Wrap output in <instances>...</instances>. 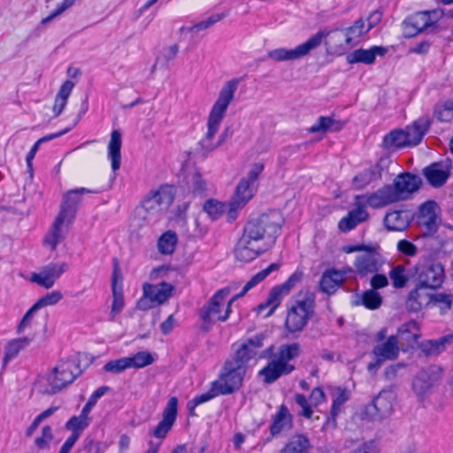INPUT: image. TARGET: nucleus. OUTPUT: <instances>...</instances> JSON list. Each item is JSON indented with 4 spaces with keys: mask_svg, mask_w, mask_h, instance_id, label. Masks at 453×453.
Wrapping results in <instances>:
<instances>
[{
    "mask_svg": "<svg viewBox=\"0 0 453 453\" xmlns=\"http://www.w3.org/2000/svg\"><path fill=\"white\" fill-rule=\"evenodd\" d=\"M283 223L278 211H270L248 221L235 246L236 259L249 263L265 252L275 243Z\"/></svg>",
    "mask_w": 453,
    "mask_h": 453,
    "instance_id": "1",
    "label": "nucleus"
},
{
    "mask_svg": "<svg viewBox=\"0 0 453 453\" xmlns=\"http://www.w3.org/2000/svg\"><path fill=\"white\" fill-rule=\"evenodd\" d=\"M265 339V334L262 333L246 339L235 350L234 355L225 362L219 378L214 380L223 392V395H230L241 388L250 361L265 358L273 354V345L259 352L264 346Z\"/></svg>",
    "mask_w": 453,
    "mask_h": 453,
    "instance_id": "2",
    "label": "nucleus"
},
{
    "mask_svg": "<svg viewBox=\"0 0 453 453\" xmlns=\"http://www.w3.org/2000/svg\"><path fill=\"white\" fill-rule=\"evenodd\" d=\"M280 267V264L273 263L252 276V278L245 284L242 290L239 294L234 295L228 301L225 312L222 315L220 313L221 306L226 297L230 294L231 288L229 287H226L218 290L199 311V317L202 320L201 330L204 332L209 331L216 320L221 322L226 321L232 312V304L259 282L263 281L273 272L278 271Z\"/></svg>",
    "mask_w": 453,
    "mask_h": 453,
    "instance_id": "3",
    "label": "nucleus"
},
{
    "mask_svg": "<svg viewBox=\"0 0 453 453\" xmlns=\"http://www.w3.org/2000/svg\"><path fill=\"white\" fill-rule=\"evenodd\" d=\"M238 85V79L227 81L220 89L219 96L211 109L207 121V132L199 142L197 149L198 153H201L203 157L220 146L218 141L214 142V137L226 116L229 104L234 100Z\"/></svg>",
    "mask_w": 453,
    "mask_h": 453,
    "instance_id": "4",
    "label": "nucleus"
},
{
    "mask_svg": "<svg viewBox=\"0 0 453 453\" xmlns=\"http://www.w3.org/2000/svg\"><path fill=\"white\" fill-rule=\"evenodd\" d=\"M315 298L313 292L300 293L294 303L288 308L285 320V327L290 334L302 332L315 312Z\"/></svg>",
    "mask_w": 453,
    "mask_h": 453,
    "instance_id": "5",
    "label": "nucleus"
},
{
    "mask_svg": "<svg viewBox=\"0 0 453 453\" xmlns=\"http://www.w3.org/2000/svg\"><path fill=\"white\" fill-rule=\"evenodd\" d=\"M81 200V196L75 189H71L64 195L60 211L50 234L44 239V242L50 245L52 250H55L58 244L65 239L61 227L65 222L70 224L74 219Z\"/></svg>",
    "mask_w": 453,
    "mask_h": 453,
    "instance_id": "6",
    "label": "nucleus"
},
{
    "mask_svg": "<svg viewBox=\"0 0 453 453\" xmlns=\"http://www.w3.org/2000/svg\"><path fill=\"white\" fill-rule=\"evenodd\" d=\"M173 194L167 187L150 191L141 203L140 213L146 221H157L173 202Z\"/></svg>",
    "mask_w": 453,
    "mask_h": 453,
    "instance_id": "7",
    "label": "nucleus"
},
{
    "mask_svg": "<svg viewBox=\"0 0 453 453\" xmlns=\"http://www.w3.org/2000/svg\"><path fill=\"white\" fill-rule=\"evenodd\" d=\"M81 370L74 358L60 360L53 368L52 374L49 377V384L42 390L43 394L55 395L61 391L81 375Z\"/></svg>",
    "mask_w": 453,
    "mask_h": 453,
    "instance_id": "8",
    "label": "nucleus"
},
{
    "mask_svg": "<svg viewBox=\"0 0 453 453\" xmlns=\"http://www.w3.org/2000/svg\"><path fill=\"white\" fill-rule=\"evenodd\" d=\"M443 377L441 366L432 365L421 369L412 379L411 388L418 401L429 397L437 388Z\"/></svg>",
    "mask_w": 453,
    "mask_h": 453,
    "instance_id": "9",
    "label": "nucleus"
},
{
    "mask_svg": "<svg viewBox=\"0 0 453 453\" xmlns=\"http://www.w3.org/2000/svg\"><path fill=\"white\" fill-rule=\"evenodd\" d=\"M329 34L326 30H320L295 49L278 48L270 50L267 53V57L277 62L300 59L307 56L312 50L318 48L321 44L322 40L326 38Z\"/></svg>",
    "mask_w": 453,
    "mask_h": 453,
    "instance_id": "10",
    "label": "nucleus"
},
{
    "mask_svg": "<svg viewBox=\"0 0 453 453\" xmlns=\"http://www.w3.org/2000/svg\"><path fill=\"white\" fill-rule=\"evenodd\" d=\"M395 397L394 386L382 389L366 407V413L374 420L388 418L393 412Z\"/></svg>",
    "mask_w": 453,
    "mask_h": 453,
    "instance_id": "11",
    "label": "nucleus"
},
{
    "mask_svg": "<svg viewBox=\"0 0 453 453\" xmlns=\"http://www.w3.org/2000/svg\"><path fill=\"white\" fill-rule=\"evenodd\" d=\"M399 351L397 336L390 335L386 341L373 347L372 354L375 361L368 365V371L376 372L385 361L396 359Z\"/></svg>",
    "mask_w": 453,
    "mask_h": 453,
    "instance_id": "12",
    "label": "nucleus"
},
{
    "mask_svg": "<svg viewBox=\"0 0 453 453\" xmlns=\"http://www.w3.org/2000/svg\"><path fill=\"white\" fill-rule=\"evenodd\" d=\"M384 263L383 257L376 251L374 246H372L366 252L356 257L354 267L357 274L364 278L369 274L378 273Z\"/></svg>",
    "mask_w": 453,
    "mask_h": 453,
    "instance_id": "13",
    "label": "nucleus"
},
{
    "mask_svg": "<svg viewBox=\"0 0 453 453\" xmlns=\"http://www.w3.org/2000/svg\"><path fill=\"white\" fill-rule=\"evenodd\" d=\"M422 184L420 177L411 173H403L396 176L391 189L395 193V202L410 198L411 195L417 192Z\"/></svg>",
    "mask_w": 453,
    "mask_h": 453,
    "instance_id": "14",
    "label": "nucleus"
},
{
    "mask_svg": "<svg viewBox=\"0 0 453 453\" xmlns=\"http://www.w3.org/2000/svg\"><path fill=\"white\" fill-rule=\"evenodd\" d=\"M418 283L428 289H434L443 282L444 269L440 263H430L423 265H417Z\"/></svg>",
    "mask_w": 453,
    "mask_h": 453,
    "instance_id": "15",
    "label": "nucleus"
},
{
    "mask_svg": "<svg viewBox=\"0 0 453 453\" xmlns=\"http://www.w3.org/2000/svg\"><path fill=\"white\" fill-rule=\"evenodd\" d=\"M257 185L250 182L249 180L242 178L238 183L234 195L229 203L228 218L234 220L238 210L244 207V205L253 197Z\"/></svg>",
    "mask_w": 453,
    "mask_h": 453,
    "instance_id": "16",
    "label": "nucleus"
},
{
    "mask_svg": "<svg viewBox=\"0 0 453 453\" xmlns=\"http://www.w3.org/2000/svg\"><path fill=\"white\" fill-rule=\"evenodd\" d=\"M68 269V265L62 263H50L43 267L40 273H32L31 281L47 289L53 287L56 280Z\"/></svg>",
    "mask_w": 453,
    "mask_h": 453,
    "instance_id": "17",
    "label": "nucleus"
},
{
    "mask_svg": "<svg viewBox=\"0 0 453 453\" xmlns=\"http://www.w3.org/2000/svg\"><path fill=\"white\" fill-rule=\"evenodd\" d=\"M437 208V203L432 200L425 202L419 207L418 221L424 229L425 235H432L437 232L439 226V217L436 213Z\"/></svg>",
    "mask_w": 453,
    "mask_h": 453,
    "instance_id": "18",
    "label": "nucleus"
},
{
    "mask_svg": "<svg viewBox=\"0 0 453 453\" xmlns=\"http://www.w3.org/2000/svg\"><path fill=\"white\" fill-rule=\"evenodd\" d=\"M178 412V399L175 396L169 398L165 408L163 411L162 420L153 429L151 434L157 439H165L172 429Z\"/></svg>",
    "mask_w": 453,
    "mask_h": 453,
    "instance_id": "19",
    "label": "nucleus"
},
{
    "mask_svg": "<svg viewBox=\"0 0 453 453\" xmlns=\"http://www.w3.org/2000/svg\"><path fill=\"white\" fill-rule=\"evenodd\" d=\"M451 165L449 160L434 162L423 169V175L434 188L443 186L450 176Z\"/></svg>",
    "mask_w": 453,
    "mask_h": 453,
    "instance_id": "20",
    "label": "nucleus"
},
{
    "mask_svg": "<svg viewBox=\"0 0 453 453\" xmlns=\"http://www.w3.org/2000/svg\"><path fill=\"white\" fill-rule=\"evenodd\" d=\"M364 199V196H357L355 197V204L357 207L349 211L347 216L339 221L338 227L342 232L347 233L368 219L369 214L365 208V204L361 203V200Z\"/></svg>",
    "mask_w": 453,
    "mask_h": 453,
    "instance_id": "21",
    "label": "nucleus"
},
{
    "mask_svg": "<svg viewBox=\"0 0 453 453\" xmlns=\"http://www.w3.org/2000/svg\"><path fill=\"white\" fill-rule=\"evenodd\" d=\"M404 37L412 38L421 33H432L427 23L426 15L423 12H417L408 16L402 23Z\"/></svg>",
    "mask_w": 453,
    "mask_h": 453,
    "instance_id": "22",
    "label": "nucleus"
},
{
    "mask_svg": "<svg viewBox=\"0 0 453 453\" xmlns=\"http://www.w3.org/2000/svg\"><path fill=\"white\" fill-rule=\"evenodd\" d=\"M430 289L417 284L415 288L410 291L406 299V308L409 311L417 312L427 306L433 300Z\"/></svg>",
    "mask_w": 453,
    "mask_h": 453,
    "instance_id": "23",
    "label": "nucleus"
},
{
    "mask_svg": "<svg viewBox=\"0 0 453 453\" xmlns=\"http://www.w3.org/2000/svg\"><path fill=\"white\" fill-rule=\"evenodd\" d=\"M294 370L295 365H286L273 358L259 371L258 374L263 377V381L265 384H272L281 376L291 373Z\"/></svg>",
    "mask_w": 453,
    "mask_h": 453,
    "instance_id": "24",
    "label": "nucleus"
},
{
    "mask_svg": "<svg viewBox=\"0 0 453 453\" xmlns=\"http://www.w3.org/2000/svg\"><path fill=\"white\" fill-rule=\"evenodd\" d=\"M142 290L145 296L150 297L157 305H160L170 298L173 287L165 281L158 284L145 283L143 284Z\"/></svg>",
    "mask_w": 453,
    "mask_h": 453,
    "instance_id": "25",
    "label": "nucleus"
},
{
    "mask_svg": "<svg viewBox=\"0 0 453 453\" xmlns=\"http://www.w3.org/2000/svg\"><path fill=\"white\" fill-rule=\"evenodd\" d=\"M364 196L365 199L361 200V203L365 205L366 203L372 208H380L395 203V196L391 189V185H386L376 192Z\"/></svg>",
    "mask_w": 453,
    "mask_h": 453,
    "instance_id": "26",
    "label": "nucleus"
},
{
    "mask_svg": "<svg viewBox=\"0 0 453 453\" xmlns=\"http://www.w3.org/2000/svg\"><path fill=\"white\" fill-rule=\"evenodd\" d=\"M430 126V119L424 116L415 120L411 126L406 127L403 130L410 146L418 145L428 131Z\"/></svg>",
    "mask_w": 453,
    "mask_h": 453,
    "instance_id": "27",
    "label": "nucleus"
},
{
    "mask_svg": "<svg viewBox=\"0 0 453 453\" xmlns=\"http://www.w3.org/2000/svg\"><path fill=\"white\" fill-rule=\"evenodd\" d=\"M387 52L384 47L373 46L368 50L358 49L347 56V61L349 64L363 63L365 65H371L374 63L376 56H383Z\"/></svg>",
    "mask_w": 453,
    "mask_h": 453,
    "instance_id": "28",
    "label": "nucleus"
},
{
    "mask_svg": "<svg viewBox=\"0 0 453 453\" xmlns=\"http://www.w3.org/2000/svg\"><path fill=\"white\" fill-rule=\"evenodd\" d=\"M344 280L345 273L343 272L335 269L327 270L320 279L319 288L322 292L332 295Z\"/></svg>",
    "mask_w": 453,
    "mask_h": 453,
    "instance_id": "29",
    "label": "nucleus"
},
{
    "mask_svg": "<svg viewBox=\"0 0 453 453\" xmlns=\"http://www.w3.org/2000/svg\"><path fill=\"white\" fill-rule=\"evenodd\" d=\"M345 124V121L336 119L331 116H320L309 128V132L312 134L339 132L344 127Z\"/></svg>",
    "mask_w": 453,
    "mask_h": 453,
    "instance_id": "30",
    "label": "nucleus"
},
{
    "mask_svg": "<svg viewBox=\"0 0 453 453\" xmlns=\"http://www.w3.org/2000/svg\"><path fill=\"white\" fill-rule=\"evenodd\" d=\"M292 426V416L288 407L281 404L278 411L273 417V423L270 426V433L273 437L280 434L282 431Z\"/></svg>",
    "mask_w": 453,
    "mask_h": 453,
    "instance_id": "31",
    "label": "nucleus"
},
{
    "mask_svg": "<svg viewBox=\"0 0 453 453\" xmlns=\"http://www.w3.org/2000/svg\"><path fill=\"white\" fill-rule=\"evenodd\" d=\"M453 342V334L444 335L435 340H426L421 342L420 349L426 357L438 356L447 346Z\"/></svg>",
    "mask_w": 453,
    "mask_h": 453,
    "instance_id": "32",
    "label": "nucleus"
},
{
    "mask_svg": "<svg viewBox=\"0 0 453 453\" xmlns=\"http://www.w3.org/2000/svg\"><path fill=\"white\" fill-rule=\"evenodd\" d=\"M121 133L119 130H113L111 134V139L108 144V158L111 160V169L115 172L120 168L121 165Z\"/></svg>",
    "mask_w": 453,
    "mask_h": 453,
    "instance_id": "33",
    "label": "nucleus"
},
{
    "mask_svg": "<svg viewBox=\"0 0 453 453\" xmlns=\"http://www.w3.org/2000/svg\"><path fill=\"white\" fill-rule=\"evenodd\" d=\"M398 344H406L408 347H412L419 338L418 325L415 320H411L398 328L397 334Z\"/></svg>",
    "mask_w": 453,
    "mask_h": 453,
    "instance_id": "34",
    "label": "nucleus"
},
{
    "mask_svg": "<svg viewBox=\"0 0 453 453\" xmlns=\"http://www.w3.org/2000/svg\"><path fill=\"white\" fill-rule=\"evenodd\" d=\"M383 168L380 164L371 165L353 178V183L357 189L365 188L374 180H380L382 176Z\"/></svg>",
    "mask_w": 453,
    "mask_h": 453,
    "instance_id": "35",
    "label": "nucleus"
},
{
    "mask_svg": "<svg viewBox=\"0 0 453 453\" xmlns=\"http://www.w3.org/2000/svg\"><path fill=\"white\" fill-rule=\"evenodd\" d=\"M303 272L296 271L283 284L274 287L271 290V303H280L282 296L288 292L303 279Z\"/></svg>",
    "mask_w": 453,
    "mask_h": 453,
    "instance_id": "36",
    "label": "nucleus"
},
{
    "mask_svg": "<svg viewBox=\"0 0 453 453\" xmlns=\"http://www.w3.org/2000/svg\"><path fill=\"white\" fill-rule=\"evenodd\" d=\"M31 342L32 339L28 337H21L10 341L4 348L3 368H5L7 364L15 358L22 349L27 348Z\"/></svg>",
    "mask_w": 453,
    "mask_h": 453,
    "instance_id": "37",
    "label": "nucleus"
},
{
    "mask_svg": "<svg viewBox=\"0 0 453 453\" xmlns=\"http://www.w3.org/2000/svg\"><path fill=\"white\" fill-rule=\"evenodd\" d=\"M352 303L355 306L364 305L369 310H376L380 307L382 297L376 290L369 289L360 295H356Z\"/></svg>",
    "mask_w": 453,
    "mask_h": 453,
    "instance_id": "38",
    "label": "nucleus"
},
{
    "mask_svg": "<svg viewBox=\"0 0 453 453\" xmlns=\"http://www.w3.org/2000/svg\"><path fill=\"white\" fill-rule=\"evenodd\" d=\"M385 226L391 231H403L409 226L408 212L395 211L388 213L384 219Z\"/></svg>",
    "mask_w": 453,
    "mask_h": 453,
    "instance_id": "39",
    "label": "nucleus"
},
{
    "mask_svg": "<svg viewBox=\"0 0 453 453\" xmlns=\"http://www.w3.org/2000/svg\"><path fill=\"white\" fill-rule=\"evenodd\" d=\"M349 394L347 389L338 388L333 393V403L330 411V417L327 423H332L334 426H336V418L342 411V405L349 400Z\"/></svg>",
    "mask_w": 453,
    "mask_h": 453,
    "instance_id": "40",
    "label": "nucleus"
},
{
    "mask_svg": "<svg viewBox=\"0 0 453 453\" xmlns=\"http://www.w3.org/2000/svg\"><path fill=\"white\" fill-rule=\"evenodd\" d=\"M311 443L309 439L303 434L293 435L280 453H309Z\"/></svg>",
    "mask_w": 453,
    "mask_h": 453,
    "instance_id": "41",
    "label": "nucleus"
},
{
    "mask_svg": "<svg viewBox=\"0 0 453 453\" xmlns=\"http://www.w3.org/2000/svg\"><path fill=\"white\" fill-rule=\"evenodd\" d=\"M368 31L367 27H365V21L362 19H359L355 21L351 27L344 30H337L332 39L335 36H339L341 38H344V42L346 44H349L354 39L363 35Z\"/></svg>",
    "mask_w": 453,
    "mask_h": 453,
    "instance_id": "42",
    "label": "nucleus"
},
{
    "mask_svg": "<svg viewBox=\"0 0 453 453\" xmlns=\"http://www.w3.org/2000/svg\"><path fill=\"white\" fill-rule=\"evenodd\" d=\"M301 353L300 345L297 342L282 344L279 347L273 358L286 365H292L289 361L297 357Z\"/></svg>",
    "mask_w": 453,
    "mask_h": 453,
    "instance_id": "43",
    "label": "nucleus"
},
{
    "mask_svg": "<svg viewBox=\"0 0 453 453\" xmlns=\"http://www.w3.org/2000/svg\"><path fill=\"white\" fill-rule=\"evenodd\" d=\"M177 242L178 236L176 233L172 230H168L158 238V251L163 255H171L174 252Z\"/></svg>",
    "mask_w": 453,
    "mask_h": 453,
    "instance_id": "44",
    "label": "nucleus"
},
{
    "mask_svg": "<svg viewBox=\"0 0 453 453\" xmlns=\"http://www.w3.org/2000/svg\"><path fill=\"white\" fill-rule=\"evenodd\" d=\"M384 144L388 149L410 146L403 129H396L388 133L384 138Z\"/></svg>",
    "mask_w": 453,
    "mask_h": 453,
    "instance_id": "45",
    "label": "nucleus"
},
{
    "mask_svg": "<svg viewBox=\"0 0 453 453\" xmlns=\"http://www.w3.org/2000/svg\"><path fill=\"white\" fill-rule=\"evenodd\" d=\"M90 418L81 411L79 416H73L66 423L65 428L72 433H77L78 434H81V433L88 426L90 423Z\"/></svg>",
    "mask_w": 453,
    "mask_h": 453,
    "instance_id": "46",
    "label": "nucleus"
},
{
    "mask_svg": "<svg viewBox=\"0 0 453 453\" xmlns=\"http://www.w3.org/2000/svg\"><path fill=\"white\" fill-rule=\"evenodd\" d=\"M388 275L395 288H403L409 281V276L406 273L405 267L402 265L394 266Z\"/></svg>",
    "mask_w": 453,
    "mask_h": 453,
    "instance_id": "47",
    "label": "nucleus"
},
{
    "mask_svg": "<svg viewBox=\"0 0 453 453\" xmlns=\"http://www.w3.org/2000/svg\"><path fill=\"white\" fill-rule=\"evenodd\" d=\"M433 303L439 310L441 315L446 314L452 309L453 306V294L449 293H436L433 294Z\"/></svg>",
    "mask_w": 453,
    "mask_h": 453,
    "instance_id": "48",
    "label": "nucleus"
},
{
    "mask_svg": "<svg viewBox=\"0 0 453 453\" xmlns=\"http://www.w3.org/2000/svg\"><path fill=\"white\" fill-rule=\"evenodd\" d=\"M70 129L67 128V129H65L63 131H60V132H58V133H55V134H49V135H46V136H43L42 138H40L34 145L33 147L31 148L30 151L27 153V157H26V161H27V168L29 171L32 170V161L36 154V152L38 151L39 150V147L42 143L45 142H49L50 140H53L55 138H58V137H60L61 135L66 134Z\"/></svg>",
    "mask_w": 453,
    "mask_h": 453,
    "instance_id": "49",
    "label": "nucleus"
},
{
    "mask_svg": "<svg viewBox=\"0 0 453 453\" xmlns=\"http://www.w3.org/2000/svg\"><path fill=\"white\" fill-rule=\"evenodd\" d=\"M229 207L215 199H209L203 204V211L212 219H219Z\"/></svg>",
    "mask_w": 453,
    "mask_h": 453,
    "instance_id": "50",
    "label": "nucleus"
},
{
    "mask_svg": "<svg viewBox=\"0 0 453 453\" xmlns=\"http://www.w3.org/2000/svg\"><path fill=\"white\" fill-rule=\"evenodd\" d=\"M131 368L139 369L151 365L154 362L153 356L148 351H139L131 357H127Z\"/></svg>",
    "mask_w": 453,
    "mask_h": 453,
    "instance_id": "51",
    "label": "nucleus"
},
{
    "mask_svg": "<svg viewBox=\"0 0 453 453\" xmlns=\"http://www.w3.org/2000/svg\"><path fill=\"white\" fill-rule=\"evenodd\" d=\"M223 395V392L218 388L214 381L211 383V388L208 392L196 395L192 402L188 403L189 409H194L196 406L202 404L205 402L211 400L218 395Z\"/></svg>",
    "mask_w": 453,
    "mask_h": 453,
    "instance_id": "52",
    "label": "nucleus"
},
{
    "mask_svg": "<svg viewBox=\"0 0 453 453\" xmlns=\"http://www.w3.org/2000/svg\"><path fill=\"white\" fill-rule=\"evenodd\" d=\"M434 117L441 122H448L453 119V102L446 101L437 104L434 111Z\"/></svg>",
    "mask_w": 453,
    "mask_h": 453,
    "instance_id": "53",
    "label": "nucleus"
},
{
    "mask_svg": "<svg viewBox=\"0 0 453 453\" xmlns=\"http://www.w3.org/2000/svg\"><path fill=\"white\" fill-rule=\"evenodd\" d=\"M63 298V295L58 290H54L40 297L35 303L34 309L40 310L47 306L57 304Z\"/></svg>",
    "mask_w": 453,
    "mask_h": 453,
    "instance_id": "54",
    "label": "nucleus"
},
{
    "mask_svg": "<svg viewBox=\"0 0 453 453\" xmlns=\"http://www.w3.org/2000/svg\"><path fill=\"white\" fill-rule=\"evenodd\" d=\"M189 187L192 190V193L195 196H204L207 190V182L203 178L202 174L196 171L190 176V180L188 181Z\"/></svg>",
    "mask_w": 453,
    "mask_h": 453,
    "instance_id": "55",
    "label": "nucleus"
},
{
    "mask_svg": "<svg viewBox=\"0 0 453 453\" xmlns=\"http://www.w3.org/2000/svg\"><path fill=\"white\" fill-rule=\"evenodd\" d=\"M129 368H131V367H130L127 357L114 359V360H110L104 365V370L106 372H110V373H113V374L121 373L122 372H124Z\"/></svg>",
    "mask_w": 453,
    "mask_h": 453,
    "instance_id": "56",
    "label": "nucleus"
},
{
    "mask_svg": "<svg viewBox=\"0 0 453 453\" xmlns=\"http://www.w3.org/2000/svg\"><path fill=\"white\" fill-rule=\"evenodd\" d=\"M110 390V388L107 387V386H102L100 388H98L96 391L93 392V394L89 396L87 403L84 405V407L82 408L81 411L84 413V414H87L88 416V414L90 413L92 408L96 404L97 401L104 395L106 394L108 391Z\"/></svg>",
    "mask_w": 453,
    "mask_h": 453,
    "instance_id": "57",
    "label": "nucleus"
},
{
    "mask_svg": "<svg viewBox=\"0 0 453 453\" xmlns=\"http://www.w3.org/2000/svg\"><path fill=\"white\" fill-rule=\"evenodd\" d=\"M53 440L52 429L50 426H44L42 429V435L35 440V446L40 449L50 448V443Z\"/></svg>",
    "mask_w": 453,
    "mask_h": 453,
    "instance_id": "58",
    "label": "nucleus"
},
{
    "mask_svg": "<svg viewBox=\"0 0 453 453\" xmlns=\"http://www.w3.org/2000/svg\"><path fill=\"white\" fill-rule=\"evenodd\" d=\"M295 401L296 404L302 408V411L299 415L306 418H311L313 414L312 407L314 406L307 400L306 396L303 394L297 393L295 395Z\"/></svg>",
    "mask_w": 453,
    "mask_h": 453,
    "instance_id": "59",
    "label": "nucleus"
},
{
    "mask_svg": "<svg viewBox=\"0 0 453 453\" xmlns=\"http://www.w3.org/2000/svg\"><path fill=\"white\" fill-rule=\"evenodd\" d=\"M423 12L426 15L431 31L435 32L438 29V21L444 16V11L438 8L431 11H423Z\"/></svg>",
    "mask_w": 453,
    "mask_h": 453,
    "instance_id": "60",
    "label": "nucleus"
},
{
    "mask_svg": "<svg viewBox=\"0 0 453 453\" xmlns=\"http://www.w3.org/2000/svg\"><path fill=\"white\" fill-rule=\"evenodd\" d=\"M124 305V296L121 288H119V290L114 289V291H112V304L111 315L114 317L115 315L119 314L123 310Z\"/></svg>",
    "mask_w": 453,
    "mask_h": 453,
    "instance_id": "61",
    "label": "nucleus"
},
{
    "mask_svg": "<svg viewBox=\"0 0 453 453\" xmlns=\"http://www.w3.org/2000/svg\"><path fill=\"white\" fill-rule=\"evenodd\" d=\"M397 250L400 253L408 257H414L418 253L416 245L405 239L400 240L397 242Z\"/></svg>",
    "mask_w": 453,
    "mask_h": 453,
    "instance_id": "62",
    "label": "nucleus"
},
{
    "mask_svg": "<svg viewBox=\"0 0 453 453\" xmlns=\"http://www.w3.org/2000/svg\"><path fill=\"white\" fill-rule=\"evenodd\" d=\"M76 0H64L61 4H59L57 9L48 17L42 19L41 24L45 25L50 20H52L55 17L60 15L66 9L70 8Z\"/></svg>",
    "mask_w": 453,
    "mask_h": 453,
    "instance_id": "63",
    "label": "nucleus"
},
{
    "mask_svg": "<svg viewBox=\"0 0 453 453\" xmlns=\"http://www.w3.org/2000/svg\"><path fill=\"white\" fill-rule=\"evenodd\" d=\"M264 171V165L261 163H255L251 165L248 174L244 177L245 180H249L250 182L257 185L258 176Z\"/></svg>",
    "mask_w": 453,
    "mask_h": 453,
    "instance_id": "64",
    "label": "nucleus"
}]
</instances>
